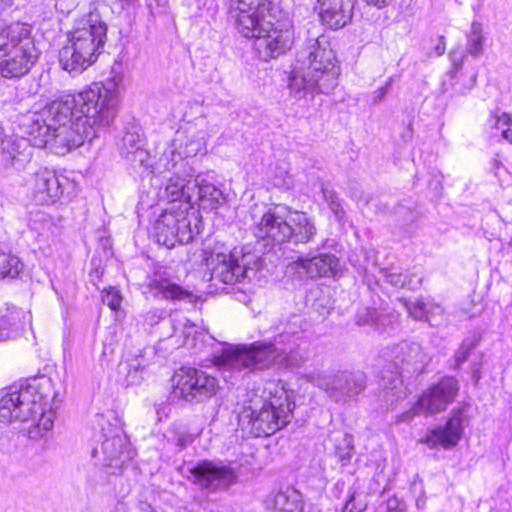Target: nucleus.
<instances>
[{"mask_svg":"<svg viewBox=\"0 0 512 512\" xmlns=\"http://www.w3.org/2000/svg\"><path fill=\"white\" fill-rule=\"evenodd\" d=\"M155 297L171 301L195 302L196 296L189 290H157Z\"/></svg>","mask_w":512,"mask_h":512,"instance_id":"nucleus-42","label":"nucleus"},{"mask_svg":"<svg viewBox=\"0 0 512 512\" xmlns=\"http://www.w3.org/2000/svg\"><path fill=\"white\" fill-rule=\"evenodd\" d=\"M322 194L336 220L341 221L344 218L345 211L342 207L338 194L332 188L327 186L322 187Z\"/></svg>","mask_w":512,"mask_h":512,"instance_id":"nucleus-37","label":"nucleus"},{"mask_svg":"<svg viewBox=\"0 0 512 512\" xmlns=\"http://www.w3.org/2000/svg\"><path fill=\"white\" fill-rule=\"evenodd\" d=\"M477 345L475 340H464L462 344L459 346L457 351L454 355V368L458 369L460 366L467 361L470 352L475 348Z\"/></svg>","mask_w":512,"mask_h":512,"instance_id":"nucleus-43","label":"nucleus"},{"mask_svg":"<svg viewBox=\"0 0 512 512\" xmlns=\"http://www.w3.org/2000/svg\"><path fill=\"white\" fill-rule=\"evenodd\" d=\"M458 390V382L455 378L444 377L421 395L420 405L426 415L441 412L455 399Z\"/></svg>","mask_w":512,"mask_h":512,"instance_id":"nucleus-17","label":"nucleus"},{"mask_svg":"<svg viewBox=\"0 0 512 512\" xmlns=\"http://www.w3.org/2000/svg\"><path fill=\"white\" fill-rule=\"evenodd\" d=\"M37 60L33 40L27 36L19 39L16 46L0 55V75L6 79H19L26 75Z\"/></svg>","mask_w":512,"mask_h":512,"instance_id":"nucleus-15","label":"nucleus"},{"mask_svg":"<svg viewBox=\"0 0 512 512\" xmlns=\"http://www.w3.org/2000/svg\"><path fill=\"white\" fill-rule=\"evenodd\" d=\"M121 155L133 164L146 165L149 154L139 134L126 132L119 145Z\"/></svg>","mask_w":512,"mask_h":512,"instance_id":"nucleus-27","label":"nucleus"},{"mask_svg":"<svg viewBox=\"0 0 512 512\" xmlns=\"http://www.w3.org/2000/svg\"><path fill=\"white\" fill-rule=\"evenodd\" d=\"M445 50H446L445 37L440 36L439 42L433 48L434 54L436 56H442L445 53Z\"/></svg>","mask_w":512,"mask_h":512,"instance_id":"nucleus-55","label":"nucleus"},{"mask_svg":"<svg viewBox=\"0 0 512 512\" xmlns=\"http://www.w3.org/2000/svg\"><path fill=\"white\" fill-rule=\"evenodd\" d=\"M25 318V312L17 307L7 308L5 313L0 311V342L17 335Z\"/></svg>","mask_w":512,"mask_h":512,"instance_id":"nucleus-30","label":"nucleus"},{"mask_svg":"<svg viewBox=\"0 0 512 512\" xmlns=\"http://www.w3.org/2000/svg\"><path fill=\"white\" fill-rule=\"evenodd\" d=\"M377 512H406V504L397 497H391L378 506Z\"/></svg>","mask_w":512,"mask_h":512,"instance_id":"nucleus-44","label":"nucleus"},{"mask_svg":"<svg viewBox=\"0 0 512 512\" xmlns=\"http://www.w3.org/2000/svg\"><path fill=\"white\" fill-rule=\"evenodd\" d=\"M186 477L193 484L209 492L227 490L236 483L237 473L222 461L201 460L186 467Z\"/></svg>","mask_w":512,"mask_h":512,"instance_id":"nucleus-14","label":"nucleus"},{"mask_svg":"<svg viewBox=\"0 0 512 512\" xmlns=\"http://www.w3.org/2000/svg\"><path fill=\"white\" fill-rule=\"evenodd\" d=\"M340 66L324 36L309 39L296 54V65L288 78L290 95L297 100L330 94L337 86Z\"/></svg>","mask_w":512,"mask_h":512,"instance_id":"nucleus-3","label":"nucleus"},{"mask_svg":"<svg viewBox=\"0 0 512 512\" xmlns=\"http://www.w3.org/2000/svg\"><path fill=\"white\" fill-rule=\"evenodd\" d=\"M106 288L112 289V288H115V287L109 284Z\"/></svg>","mask_w":512,"mask_h":512,"instance_id":"nucleus-61","label":"nucleus"},{"mask_svg":"<svg viewBox=\"0 0 512 512\" xmlns=\"http://www.w3.org/2000/svg\"><path fill=\"white\" fill-rule=\"evenodd\" d=\"M55 172L41 169L33 177V199L37 204L49 205L55 203L63 194V182Z\"/></svg>","mask_w":512,"mask_h":512,"instance_id":"nucleus-21","label":"nucleus"},{"mask_svg":"<svg viewBox=\"0 0 512 512\" xmlns=\"http://www.w3.org/2000/svg\"><path fill=\"white\" fill-rule=\"evenodd\" d=\"M236 27L253 39V49L262 61L277 58L291 49L294 30L289 19H276V7L269 0H237Z\"/></svg>","mask_w":512,"mask_h":512,"instance_id":"nucleus-2","label":"nucleus"},{"mask_svg":"<svg viewBox=\"0 0 512 512\" xmlns=\"http://www.w3.org/2000/svg\"><path fill=\"white\" fill-rule=\"evenodd\" d=\"M122 4V7H129V6H134L138 0H119Z\"/></svg>","mask_w":512,"mask_h":512,"instance_id":"nucleus-57","label":"nucleus"},{"mask_svg":"<svg viewBox=\"0 0 512 512\" xmlns=\"http://www.w3.org/2000/svg\"><path fill=\"white\" fill-rule=\"evenodd\" d=\"M267 506L280 512H302V496L297 490L287 488L272 494L267 499Z\"/></svg>","mask_w":512,"mask_h":512,"instance_id":"nucleus-28","label":"nucleus"},{"mask_svg":"<svg viewBox=\"0 0 512 512\" xmlns=\"http://www.w3.org/2000/svg\"><path fill=\"white\" fill-rule=\"evenodd\" d=\"M149 288H181L177 283L171 282L168 279H154L149 285Z\"/></svg>","mask_w":512,"mask_h":512,"instance_id":"nucleus-53","label":"nucleus"},{"mask_svg":"<svg viewBox=\"0 0 512 512\" xmlns=\"http://www.w3.org/2000/svg\"><path fill=\"white\" fill-rule=\"evenodd\" d=\"M485 36L482 24L474 21L470 31L467 33L466 52L473 56L479 57L484 53Z\"/></svg>","mask_w":512,"mask_h":512,"instance_id":"nucleus-33","label":"nucleus"},{"mask_svg":"<svg viewBox=\"0 0 512 512\" xmlns=\"http://www.w3.org/2000/svg\"><path fill=\"white\" fill-rule=\"evenodd\" d=\"M387 318L389 319V322L396 321L397 313H382L378 312L374 308L365 307L358 310L355 316V322L359 326H371L375 330L383 332L385 330L384 320Z\"/></svg>","mask_w":512,"mask_h":512,"instance_id":"nucleus-31","label":"nucleus"},{"mask_svg":"<svg viewBox=\"0 0 512 512\" xmlns=\"http://www.w3.org/2000/svg\"><path fill=\"white\" fill-rule=\"evenodd\" d=\"M304 378L324 390L336 402H345L357 396L366 387V376L361 371H344L330 375L310 372L305 374Z\"/></svg>","mask_w":512,"mask_h":512,"instance_id":"nucleus-13","label":"nucleus"},{"mask_svg":"<svg viewBox=\"0 0 512 512\" xmlns=\"http://www.w3.org/2000/svg\"><path fill=\"white\" fill-rule=\"evenodd\" d=\"M339 259L332 254H320L311 258H298L289 267L288 271L305 274L307 278L317 279L323 277H337L339 273Z\"/></svg>","mask_w":512,"mask_h":512,"instance_id":"nucleus-19","label":"nucleus"},{"mask_svg":"<svg viewBox=\"0 0 512 512\" xmlns=\"http://www.w3.org/2000/svg\"><path fill=\"white\" fill-rule=\"evenodd\" d=\"M449 58L452 62V70L450 71L452 77H454L457 72L462 68L465 55L457 50H452L449 54Z\"/></svg>","mask_w":512,"mask_h":512,"instance_id":"nucleus-50","label":"nucleus"},{"mask_svg":"<svg viewBox=\"0 0 512 512\" xmlns=\"http://www.w3.org/2000/svg\"><path fill=\"white\" fill-rule=\"evenodd\" d=\"M369 5H373L377 8H383L388 6L393 0H363Z\"/></svg>","mask_w":512,"mask_h":512,"instance_id":"nucleus-56","label":"nucleus"},{"mask_svg":"<svg viewBox=\"0 0 512 512\" xmlns=\"http://www.w3.org/2000/svg\"><path fill=\"white\" fill-rule=\"evenodd\" d=\"M425 414L422 405H420V401L418 400L409 410L397 416V422H410L414 419V417Z\"/></svg>","mask_w":512,"mask_h":512,"instance_id":"nucleus-49","label":"nucleus"},{"mask_svg":"<svg viewBox=\"0 0 512 512\" xmlns=\"http://www.w3.org/2000/svg\"><path fill=\"white\" fill-rule=\"evenodd\" d=\"M191 193L194 194L193 203L198 202L204 209H216L224 199L219 188L199 175L193 178Z\"/></svg>","mask_w":512,"mask_h":512,"instance_id":"nucleus-26","label":"nucleus"},{"mask_svg":"<svg viewBox=\"0 0 512 512\" xmlns=\"http://www.w3.org/2000/svg\"><path fill=\"white\" fill-rule=\"evenodd\" d=\"M490 125L492 128L501 129L502 137L512 144V120L507 113L501 115L492 114L490 116Z\"/></svg>","mask_w":512,"mask_h":512,"instance_id":"nucleus-40","label":"nucleus"},{"mask_svg":"<svg viewBox=\"0 0 512 512\" xmlns=\"http://www.w3.org/2000/svg\"><path fill=\"white\" fill-rule=\"evenodd\" d=\"M222 261L213 268L211 280L225 285L245 283L262 268V259L249 247L234 248L229 255H222Z\"/></svg>","mask_w":512,"mask_h":512,"instance_id":"nucleus-9","label":"nucleus"},{"mask_svg":"<svg viewBox=\"0 0 512 512\" xmlns=\"http://www.w3.org/2000/svg\"><path fill=\"white\" fill-rule=\"evenodd\" d=\"M472 82H473V85H474L475 82H476V76L473 77Z\"/></svg>","mask_w":512,"mask_h":512,"instance_id":"nucleus-60","label":"nucleus"},{"mask_svg":"<svg viewBox=\"0 0 512 512\" xmlns=\"http://www.w3.org/2000/svg\"><path fill=\"white\" fill-rule=\"evenodd\" d=\"M325 290H311L312 296L315 298L313 306L322 316L330 313L333 309L334 301Z\"/></svg>","mask_w":512,"mask_h":512,"instance_id":"nucleus-41","label":"nucleus"},{"mask_svg":"<svg viewBox=\"0 0 512 512\" xmlns=\"http://www.w3.org/2000/svg\"><path fill=\"white\" fill-rule=\"evenodd\" d=\"M200 218L195 212L184 209H166L155 223L157 242L167 248L188 244L200 232Z\"/></svg>","mask_w":512,"mask_h":512,"instance_id":"nucleus-7","label":"nucleus"},{"mask_svg":"<svg viewBox=\"0 0 512 512\" xmlns=\"http://www.w3.org/2000/svg\"><path fill=\"white\" fill-rule=\"evenodd\" d=\"M222 364L235 370H263L270 366L278 369L292 365L289 355L278 351L272 343L255 342L250 345H235L221 356Z\"/></svg>","mask_w":512,"mask_h":512,"instance_id":"nucleus-6","label":"nucleus"},{"mask_svg":"<svg viewBox=\"0 0 512 512\" xmlns=\"http://www.w3.org/2000/svg\"><path fill=\"white\" fill-rule=\"evenodd\" d=\"M173 395L187 402H202L214 396L218 380L202 369L182 367L173 376Z\"/></svg>","mask_w":512,"mask_h":512,"instance_id":"nucleus-11","label":"nucleus"},{"mask_svg":"<svg viewBox=\"0 0 512 512\" xmlns=\"http://www.w3.org/2000/svg\"><path fill=\"white\" fill-rule=\"evenodd\" d=\"M157 169L160 172L167 171L174 175L193 176V169L183 151L177 146L176 141H173L162 153L157 162Z\"/></svg>","mask_w":512,"mask_h":512,"instance_id":"nucleus-25","label":"nucleus"},{"mask_svg":"<svg viewBox=\"0 0 512 512\" xmlns=\"http://www.w3.org/2000/svg\"><path fill=\"white\" fill-rule=\"evenodd\" d=\"M145 366L139 358L121 361L118 365L117 381L123 386L138 385L143 380Z\"/></svg>","mask_w":512,"mask_h":512,"instance_id":"nucleus-32","label":"nucleus"},{"mask_svg":"<svg viewBox=\"0 0 512 512\" xmlns=\"http://www.w3.org/2000/svg\"><path fill=\"white\" fill-rule=\"evenodd\" d=\"M405 279H406V275H403L401 273H399V274L390 273V274L386 275V282L389 285L398 287V288H404Z\"/></svg>","mask_w":512,"mask_h":512,"instance_id":"nucleus-52","label":"nucleus"},{"mask_svg":"<svg viewBox=\"0 0 512 512\" xmlns=\"http://www.w3.org/2000/svg\"><path fill=\"white\" fill-rule=\"evenodd\" d=\"M28 34L27 29H20L16 31L13 27L4 28L0 22V53L4 54L12 46H16L19 39H23Z\"/></svg>","mask_w":512,"mask_h":512,"instance_id":"nucleus-36","label":"nucleus"},{"mask_svg":"<svg viewBox=\"0 0 512 512\" xmlns=\"http://www.w3.org/2000/svg\"><path fill=\"white\" fill-rule=\"evenodd\" d=\"M410 317L417 321H425L430 326L441 324L443 309L440 305L420 298L400 299Z\"/></svg>","mask_w":512,"mask_h":512,"instance_id":"nucleus-24","label":"nucleus"},{"mask_svg":"<svg viewBox=\"0 0 512 512\" xmlns=\"http://www.w3.org/2000/svg\"><path fill=\"white\" fill-rule=\"evenodd\" d=\"M397 322H398V319H397L396 321H393V322H389V319H388V318H387V319H385V320H384V323H385V330H384L383 332H386L388 327L393 328V327H394V325H395V324H397Z\"/></svg>","mask_w":512,"mask_h":512,"instance_id":"nucleus-58","label":"nucleus"},{"mask_svg":"<svg viewBox=\"0 0 512 512\" xmlns=\"http://www.w3.org/2000/svg\"><path fill=\"white\" fill-rule=\"evenodd\" d=\"M319 17L331 29L347 25L353 14V0H317Z\"/></svg>","mask_w":512,"mask_h":512,"instance_id":"nucleus-22","label":"nucleus"},{"mask_svg":"<svg viewBox=\"0 0 512 512\" xmlns=\"http://www.w3.org/2000/svg\"><path fill=\"white\" fill-rule=\"evenodd\" d=\"M178 326H180V332L184 338V344L193 346L195 335L197 334L195 324L188 319H184L183 321L178 322Z\"/></svg>","mask_w":512,"mask_h":512,"instance_id":"nucleus-45","label":"nucleus"},{"mask_svg":"<svg viewBox=\"0 0 512 512\" xmlns=\"http://www.w3.org/2000/svg\"><path fill=\"white\" fill-rule=\"evenodd\" d=\"M50 390V379H34L26 385L11 388L0 399V421L11 423L34 420L53 396Z\"/></svg>","mask_w":512,"mask_h":512,"instance_id":"nucleus-5","label":"nucleus"},{"mask_svg":"<svg viewBox=\"0 0 512 512\" xmlns=\"http://www.w3.org/2000/svg\"><path fill=\"white\" fill-rule=\"evenodd\" d=\"M389 86H390V83H387L385 86L378 88L374 92V102L375 103H378L384 99V97L388 93Z\"/></svg>","mask_w":512,"mask_h":512,"instance_id":"nucleus-54","label":"nucleus"},{"mask_svg":"<svg viewBox=\"0 0 512 512\" xmlns=\"http://www.w3.org/2000/svg\"><path fill=\"white\" fill-rule=\"evenodd\" d=\"M288 242L294 244H307L313 241L317 234L314 220L305 212L293 210L289 217Z\"/></svg>","mask_w":512,"mask_h":512,"instance_id":"nucleus-23","label":"nucleus"},{"mask_svg":"<svg viewBox=\"0 0 512 512\" xmlns=\"http://www.w3.org/2000/svg\"><path fill=\"white\" fill-rule=\"evenodd\" d=\"M101 298L111 310L117 311L120 308L122 296L119 290H103Z\"/></svg>","mask_w":512,"mask_h":512,"instance_id":"nucleus-46","label":"nucleus"},{"mask_svg":"<svg viewBox=\"0 0 512 512\" xmlns=\"http://www.w3.org/2000/svg\"><path fill=\"white\" fill-rule=\"evenodd\" d=\"M107 40V25L95 4L89 11L75 21L68 33L66 45L59 50L61 67L79 74L93 64L104 49Z\"/></svg>","mask_w":512,"mask_h":512,"instance_id":"nucleus-4","label":"nucleus"},{"mask_svg":"<svg viewBox=\"0 0 512 512\" xmlns=\"http://www.w3.org/2000/svg\"><path fill=\"white\" fill-rule=\"evenodd\" d=\"M91 270L89 272V282L93 285L98 287L100 283H102V276L104 273V270L101 266V260L92 258L91 260Z\"/></svg>","mask_w":512,"mask_h":512,"instance_id":"nucleus-48","label":"nucleus"},{"mask_svg":"<svg viewBox=\"0 0 512 512\" xmlns=\"http://www.w3.org/2000/svg\"><path fill=\"white\" fill-rule=\"evenodd\" d=\"M31 135L27 137L5 136L0 143L1 162L6 168L22 171L32 158Z\"/></svg>","mask_w":512,"mask_h":512,"instance_id":"nucleus-16","label":"nucleus"},{"mask_svg":"<svg viewBox=\"0 0 512 512\" xmlns=\"http://www.w3.org/2000/svg\"><path fill=\"white\" fill-rule=\"evenodd\" d=\"M367 504V494L353 488L345 502L342 512H363Z\"/></svg>","mask_w":512,"mask_h":512,"instance_id":"nucleus-39","label":"nucleus"},{"mask_svg":"<svg viewBox=\"0 0 512 512\" xmlns=\"http://www.w3.org/2000/svg\"><path fill=\"white\" fill-rule=\"evenodd\" d=\"M333 441L337 457L343 465H346L354 453L353 436L347 433H337Z\"/></svg>","mask_w":512,"mask_h":512,"instance_id":"nucleus-34","label":"nucleus"},{"mask_svg":"<svg viewBox=\"0 0 512 512\" xmlns=\"http://www.w3.org/2000/svg\"><path fill=\"white\" fill-rule=\"evenodd\" d=\"M99 424L103 440L100 447L92 450V457L96 459V464L110 468V473L116 474L133 458V451L129 448L128 439L120 426L111 424L102 416Z\"/></svg>","mask_w":512,"mask_h":512,"instance_id":"nucleus-8","label":"nucleus"},{"mask_svg":"<svg viewBox=\"0 0 512 512\" xmlns=\"http://www.w3.org/2000/svg\"><path fill=\"white\" fill-rule=\"evenodd\" d=\"M178 147L181 151H183L185 157L191 158L199 153L204 152L206 143L203 137L198 135H191L187 138L185 143H180Z\"/></svg>","mask_w":512,"mask_h":512,"instance_id":"nucleus-38","label":"nucleus"},{"mask_svg":"<svg viewBox=\"0 0 512 512\" xmlns=\"http://www.w3.org/2000/svg\"><path fill=\"white\" fill-rule=\"evenodd\" d=\"M193 176L174 175L168 178L165 188L167 198L170 202H176L184 199L185 202L193 204L194 194L191 193Z\"/></svg>","mask_w":512,"mask_h":512,"instance_id":"nucleus-29","label":"nucleus"},{"mask_svg":"<svg viewBox=\"0 0 512 512\" xmlns=\"http://www.w3.org/2000/svg\"><path fill=\"white\" fill-rule=\"evenodd\" d=\"M40 415L38 421L36 422L35 426L38 428L39 431H49L52 429L54 424V413L52 410L46 411V407L42 409V411H39L38 413Z\"/></svg>","mask_w":512,"mask_h":512,"instance_id":"nucleus-47","label":"nucleus"},{"mask_svg":"<svg viewBox=\"0 0 512 512\" xmlns=\"http://www.w3.org/2000/svg\"><path fill=\"white\" fill-rule=\"evenodd\" d=\"M391 358L396 367L409 373H421L430 361L428 353L419 343L408 341L394 345Z\"/></svg>","mask_w":512,"mask_h":512,"instance_id":"nucleus-18","label":"nucleus"},{"mask_svg":"<svg viewBox=\"0 0 512 512\" xmlns=\"http://www.w3.org/2000/svg\"><path fill=\"white\" fill-rule=\"evenodd\" d=\"M464 413L461 409L454 410L445 426L437 427L431 430L422 440L430 448L438 446L444 449H450L456 446L463 433Z\"/></svg>","mask_w":512,"mask_h":512,"instance_id":"nucleus-20","label":"nucleus"},{"mask_svg":"<svg viewBox=\"0 0 512 512\" xmlns=\"http://www.w3.org/2000/svg\"><path fill=\"white\" fill-rule=\"evenodd\" d=\"M290 211L291 208L284 204L252 206L250 214L254 221L255 237L276 244L288 242Z\"/></svg>","mask_w":512,"mask_h":512,"instance_id":"nucleus-10","label":"nucleus"},{"mask_svg":"<svg viewBox=\"0 0 512 512\" xmlns=\"http://www.w3.org/2000/svg\"><path fill=\"white\" fill-rule=\"evenodd\" d=\"M159 1V4L161 5H165L167 3V0H158Z\"/></svg>","mask_w":512,"mask_h":512,"instance_id":"nucleus-59","label":"nucleus"},{"mask_svg":"<svg viewBox=\"0 0 512 512\" xmlns=\"http://www.w3.org/2000/svg\"><path fill=\"white\" fill-rule=\"evenodd\" d=\"M295 405L283 391L282 396L265 403L259 411L249 415L251 433L255 437H267L285 427L291 420Z\"/></svg>","mask_w":512,"mask_h":512,"instance_id":"nucleus-12","label":"nucleus"},{"mask_svg":"<svg viewBox=\"0 0 512 512\" xmlns=\"http://www.w3.org/2000/svg\"><path fill=\"white\" fill-rule=\"evenodd\" d=\"M117 104L114 89L93 83L71 99L53 101L42 112L24 116L20 128L31 135L35 147L65 155L104 133L114 121Z\"/></svg>","mask_w":512,"mask_h":512,"instance_id":"nucleus-1","label":"nucleus"},{"mask_svg":"<svg viewBox=\"0 0 512 512\" xmlns=\"http://www.w3.org/2000/svg\"><path fill=\"white\" fill-rule=\"evenodd\" d=\"M23 267V263L17 256L0 252V279L16 278Z\"/></svg>","mask_w":512,"mask_h":512,"instance_id":"nucleus-35","label":"nucleus"},{"mask_svg":"<svg viewBox=\"0 0 512 512\" xmlns=\"http://www.w3.org/2000/svg\"><path fill=\"white\" fill-rule=\"evenodd\" d=\"M233 298L245 305H249L255 297V290H232Z\"/></svg>","mask_w":512,"mask_h":512,"instance_id":"nucleus-51","label":"nucleus"}]
</instances>
